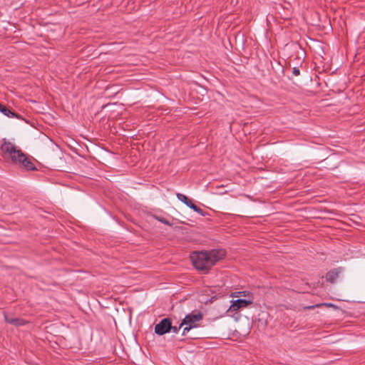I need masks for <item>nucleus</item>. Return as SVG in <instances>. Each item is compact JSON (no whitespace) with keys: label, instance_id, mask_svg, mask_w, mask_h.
Masks as SVG:
<instances>
[{"label":"nucleus","instance_id":"obj_15","mask_svg":"<svg viewBox=\"0 0 365 365\" xmlns=\"http://www.w3.org/2000/svg\"><path fill=\"white\" fill-rule=\"evenodd\" d=\"M292 73L294 76H297L300 74V71L298 67L292 68Z\"/></svg>","mask_w":365,"mask_h":365},{"label":"nucleus","instance_id":"obj_13","mask_svg":"<svg viewBox=\"0 0 365 365\" xmlns=\"http://www.w3.org/2000/svg\"><path fill=\"white\" fill-rule=\"evenodd\" d=\"M322 305H324V306H327V307H334V305L332 304H317V305H312V306H309V307H307L306 308L308 309H314V307H319Z\"/></svg>","mask_w":365,"mask_h":365},{"label":"nucleus","instance_id":"obj_9","mask_svg":"<svg viewBox=\"0 0 365 365\" xmlns=\"http://www.w3.org/2000/svg\"><path fill=\"white\" fill-rule=\"evenodd\" d=\"M0 112L9 118H19V115L0 103Z\"/></svg>","mask_w":365,"mask_h":365},{"label":"nucleus","instance_id":"obj_10","mask_svg":"<svg viewBox=\"0 0 365 365\" xmlns=\"http://www.w3.org/2000/svg\"><path fill=\"white\" fill-rule=\"evenodd\" d=\"M176 196H177V198L180 201H181L182 202H183L185 205L189 203L190 201L191 200V199L188 198L186 195L181 194V193H177Z\"/></svg>","mask_w":365,"mask_h":365},{"label":"nucleus","instance_id":"obj_11","mask_svg":"<svg viewBox=\"0 0 365 365\" xmlns=\"http://www.w3.org/2000/svg\"><path fill=\"white\" fill-rule=\"evenodd\" d=\"M154 217H155L157 220H158L159 222H162V223H163V224H165V225H169V226L172 225V224L170 223V222L168 220H167L166 218H165V217H158V216H156V215H155V216H154Z\"/></svg>","mask_w":365,"mask_h":365},{"label":"nucleus","instance_id":"obj_2","mask_svg":"<svg viewBox=\"0 0 365 365\" xmlns=\"http://www.w3.org/2000/svg\"><path fill=\"white\" fill-rule=\"evenodd\" d=\"M202 318L203 315L200 312H192L187 314L181 322V326H185L183 328L182 335L190 339H195L194 336L187 334L192 329L197 327V322H200Z\"/></svg>","mask_w":365,"mask_h":365},{"label":"nucleus","instance_id":"obj_4","mask_svg":"<svg viewBox=\"0 0 365 365\" xmlns=\"http://www.w3.org/2000/svg\"><path fill=\"white\" fill-rule=\"evenodd\" d=\"M13 164L18 165L20 168H24L27 171L36 170V167L31 161V158L23 151L17 155L16 160Z\"/></svg>","mask_w":365,"mask_h":365},{"label":"nucleus","instance_id":"obj_16","mask_svg":"<svg viewBox=\"0 0 365 365\" xmlns=\"http://www.w3.org/2000/svg\"><path fill=\"white\" fill-rule=\"evenodd\" d=\"M186 205H187L188 207H190V209L193 210L194 211L196 210V208H197V205H195L192 202V200H191L190 201V202H189V203H187Z\"/></svg>","mask_w":365,"mask_h":365},{"label":"nucleus","instance_id":"obj_1","mask_svg":"<svg viewBox=\"0 0 365 365\" xmlns=\"http://www.w3.org/2000/svg\"><path fill=\"white\" fill-rule=\"evenodd\" d=\"M225 256V250L212 249L208 251L194 252L191 254L190 258L195 268L207 274L212 266Z\"/></svg>","mask_w":365,"mask_h":365},{"label":"nucleus","instance_id":"obj_14","mask_svg":"<svg viewBox=\"0 0 365 365\" xmlns=\"http://www.w3.org/2000/svg\"><path fill=\"white\" fill-rule=\"evenodd\" d=\"M195 212H197L198 214H200L202 216H206L207 214V212L204 211L202 209H201L199 207H197V208L195 210Z\"/></svg>","mask_w":365,"mask_h":365},{"label":"nucleus","instance_id":"obj_12","mask_svg":"<svg viewBox=\"0 0 365 365\" xmlns=\"http://www.w3.org/2000/svg\"><path fill=\"white\" fill-rule=\"evenodd\" d=\"M182 327L183 326H181V323L179 324L178 327L172 325V329H170V331H172L174 334H177Z\"/></svg>","mask_w":365,"mask_h":365},{"label":"nucleus","instance_id":"obj_17","mask_svg":"<svg viewBox=\"0 0 365 365\" xmlns=\"http://www.w3.org/2000/svg\"><path fill=\"white\" fill-rule=\"evenodd\" d=\"M236 294H237L235 295V297H241V296L246 297L247 294H249V292H247V291H243V292H238Z\"/></svg>","mask_w":365,"mask_h":365},{"label":"nucleus","instance_id":"obj_8","mask_svg":"<svg viewBox=\"0 0 365 365\" xmlns=\"http://www.w3.org/2000/svg\"><path fill=\"white\" fill-rule=\"evenodd\" d=\"M341 271H342L341 267H338V268H334L333 269H331L326 274L327 281L330 283L335 282V281L339 277V274L341 272Z\"/></svg>","mask_w":365,"mask_h":365},{"label":"nucleus","instance_id":"obj_7","mask_svg":"<svg viewBox=\"0 0 365 365\" xmlns=\"http://www.w3.org/2000/svg\"><path fill=\"white\" fill-rule=\"evenodd\" d=\"M4 317L7 323L16 327L23 326L26 324V322L24 319L19 317H10L6 312H4Z\"/></svg>","mask_w":365,"mask_h":365},{"label":"nucleus","instance_id":"obj_3","mask_svg":"<svg viewBox=\"0 0 365 365\" xmlns=\"http://www.w3.org/2000/svg\"><path fill=\"white\" fill-rule=\"evenodd\" d=\"M2 156L6 160H11L13 163L16 160L17 155H20L22 150L18 148L14 143L4 139L1 145Z\"/></svg>","mask_w":365,"mask_h":365},{"label":"nucleus","instance_id":"obj_6","mask_svg":"<svg viewBox=\"0 0 365 365\" xmlns=\"http://www.w3.org/2000/svg\"><path fill=\"white\" fill-rule=\"evenodd\" d=\"M232 304L227 310V312L237 311L241 308H245L252 304L251 300H247L245 299H238L236 300L231 301Z\"/></svg>","mask_w":365,"mask_h":365},{"label":"nucleus","instance_id":"obj_5","mask_svg":"<svg viewBox=\"0 0 365 365\" xmlns=\"http://www.w3.org/2000/svg\"><path fill=\"white\" fill-rule=\"evenodd\" d=\"M170 329H172V320L170 318H164L155 326V333L162 336L169 333Z\"/></svg>","mask_w":365,"mask_h":365}]
</instances>
